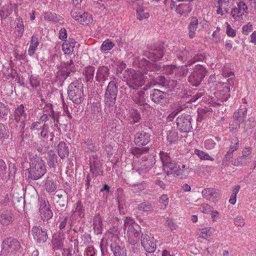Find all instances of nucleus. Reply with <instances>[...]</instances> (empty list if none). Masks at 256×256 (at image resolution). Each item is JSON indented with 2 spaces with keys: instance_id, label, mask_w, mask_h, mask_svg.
<instances>
[{
  "instance_id": "f257e3e1",
  "label": "nucleus",
  "mask_w": 256,
  "mask_h": 256,
  "mask_svg": "<svg viewBox=\"0 0 256 256\" xmlns=\"http://www.w3.org/2000/svg\"><path fill=\"white\" fill-rule=\"evenodd\" d=\"M152 134L144 130L138 131L134 135V142L137 146L130 148V152L137 158L148 152L150 148L148 145L152 140Z\"/></svg>"
},
{
  "instance_id": "f03ea898",
  "label": "nucleus",
  "mask_w": 256,
  "mask_h": 256,
  "mask_svg": "<svg viewBox=\"0 0 256 256\" xmlns=\"http://www.w3.org/2000/svg\"><path fill=\"white\" fill-rule=\"evenodd\" d=\"M118 92L115 82L110 81L106 87L104 96V112L106 113H111L115 110Z\"/></svg>"
},
{
  "instance_id": "7ed1b4c3",
  "label": "nucleus",
  "mask_w": 256,
  "mask_h": 256,
  "mask_svg": "<svg viewBox=\"0 0 256 256\" xmlns=\"http://www.w3.org/2000/svg\"><path fill=\"white\" fill-rule=\"evenodd\" d=\"M30 166L28 169V178L32 180H38L46 172L44 162L40 157L36 155L30 158Z\"/></svg>"
},
{
  "instance_id": "20e7f679",
  "label": "nucleus",
  "mask_w": 256,
  "mask_h": 256,
  "mask_svg": "<svg viewBox=\"0 0 256 256\" xmlns=\"http://www.w3.org/2000/svg\"><path fill=\"white\" fill-rule=\"evenodd\" d=\"M160 156L163 164V170L167 175L174 173V176L176 175L180 178L182 177V170L181 169L180 164L175 160H172L168 154L160 152Z\"/></svg>"
},
{
  "instance_id": "39448f33",
  "label": "nucleus",
  "mask_w": 256,
  "mask_h": 256,
  "mask_svg": "<svg viewBox=\"0 0 256 256\" xmlns=\"http://www.w3.org/2000/svg\"><path fill=\"white\" fill-rule=\"evenodd\" d=\"M124 78L127 84L133 89H137L144 85L145 82L144 76L138 71L128 68L123 74Z\"/></svg>"
},
{
  "instance_id": "423d86ee",
  "label": "nucleus",
  "mask_w": 256,
  "mask_h": 256,
  "mask_svg": "<svg viewBox=\"0 0 256 256\" xmlns=\"http://www.w3.org/2000/svg\"><path fill=\"white\" fill-rule=\"evenodd\" d=\"M83 84L80 80H76L71 82L68 88V96L76 104H80L84 100Z\"/></svg>"
},
{
  "instance_id": "0eeeda50",
  "label": "nucleus",
  "mask_w": 256,
  "mask_h": 256,
  "mask_svg": "<svg viewBox=\"0 0 256 256\" xmlns=\"http://www.w3.org/2000/svg\"><path fill=\"white\" fill-rule=\"evenodd\" d=\"M124 228H128L127 234L128 242L132 244H135L139 240L141 228L132 218L126 217L124 223Z\"/></svg>"
},
{
  "instance_id": "6e6552de",
  "label": "nucleus",
  "mask_w": 256,
  "mask_h": 256,
  "mask_svg": "<svg viewBox=\"0 0 256 256\" xmlns=\"http://www.w3.org/2000/svg\"><path fill=\"white\" fill-rule=\"evenodd\" d=\"M207 71L201 64L196 65L188 76V82L192 86H198L206 74Z\"/></svg>"
},
{
  "instance_id": "1a4fd4ad",
  "label": "nucleus",
  "mask_w": 256,
  "mask_h": 256,
  "mask_svg": "<svg viewBox=\"0 0 256 256\" xmlns=\"http://www.w3.org/2000/svg\"><path fill=\"white\" fill-rule=\"evenodd\" d=\"M192 116L188 114H182L176 118V126L180 132L188 133L192 129Z\"/></svg>"
},
{
  "instance_id": "9d476101",
  "label": "nucleus",
  "mask_w": 256,
  "mask_h": 256,
  "mask_svg": "<svg viewBox=\"0 0 256 256\" xmlns=\"http://www.w3.org/2000/svg\"><path fill=\"white\" fill-rule=\"evenodd\" d=\"M157 64H151L146 59L143 58L140 60L139 62V67L144 68L143 75L144 74L146 76L144 77L146 78H149L151 80H154L156 76L158 74V72H160L158 70H156L154 66H158Z\"/></svg>"
},
{
  "instance_id": "9b49d317",
  "label": "nucleus",
  "mask_w": 256,
  "mask_h": 256,
  "mask_svg": "<svg viewBox=\"0 0 256 256\" xmlns=\"http://www.w3.org/2000/svg\"><path fill=\"white\" fill-rule=\"evenodd\" d=\"M2 250L7 252L10 256L16 254L21 248L20 242L16 238H8L2 242Z\"/></svg>"
},
{
  "instance_id": "f8f14e48",
  "label": "nucleus",
  "mask_w": 256,
  "mask_h": 256,
  "mask_svg": "<svg viewBox=\"0 0 256 256\" xmlns=\"http://www.w3.org/2000/svg\"><path fill=\"white\" fill-rule=\"evenodd\" d=\"M90 171L93 178L103 175L102 162L97 155H92L90 157Z\"/></svg>"
},
{
  "instance_id": "ddd939ff",
  "label": "nucleus",
  "mask_w": 256,
  "mask_h": 256,
  "mask_svg": "<svg viewBox=\"0 0 256 256\" xmlns=\"http://www.w3.org/2000/svg\"><path fill=\"white\" fill-rule=\"evenodd\" d=\"M164 48L162 45H154L144 52V56L153 62L161 60L164 56Z\"/></svg>"
},
{
  "instance_id": "4468645a",
  "label": "nucleus",
  "mask_w": 256,
  "mask_h": 256,
  "mask_svg": "<svg viewBox=\"0 0 256 256\" xmlns=\"http://www.w3.org/2000/svg\"><path fill=\"white\" fill-rule=\"evenodd\" d=\"M32 234L34 239L38 244L44 243L48 238L47 230L42 228L40 226H34L32 229Z\"/></svg>"
},
{
  "instance_id": "2eb2a0df",
  "label": "nucleus",
  "mask_w": 256,
  "mask_h": 256,
  "mask_svg": "<svg viewBox=\"0 0 256 256\" xmlns=\"http://www.w3.org/2000/svg\"><path fill=\"white\" fill-rule=\"evenodd\" d=\"M141 244L144 250L148 252H154L156 249V242H154L153 238H151L146 234H141Z\"/></svg>"
},
{
  "instance_id": "dca6fc26",
  "label": "nucleus",
  "mask_w": 256,
  "mask_h": 256,
  "mask_svg": "<svg viewBox=\"0 0 256 256\" xmlns=\"http://www.w3.org/2000/svg\"><path fill=\"white\" fill-rule=\"evenodd\" d=\"M150 98L155 104L161 106L168 102L167 94L160 90L154 89L150 92Z\"/></svg>"
},
{
  "instance_id": "f3484780",
  "label": "nucleus",
  "mask_w": 256,
  "mask_h": 256,
  "mask_svg": "<svg viewBox=\"0 0 256 256\" xmlns=\"http://www.w3.org/2000/svg\"><path fill=\"white\" fill-rule=\"evenodd\" d=\"M110 248L114 256H127V250L124 246L120 244L116 237H113L110 242Z\"/></svg>"
},
{
  "instance_id": "a211bd4d",
  "label": "nucleus",
  "mask_w": 256,
  "mask_h": 256,
  "mask_svg": "<svg viewBox=\"0 0 256 256\" xmlns=\"http://www.w3.org/2000/svg\"><path fill=\"white\" fill-rule=\"evenodd\" d=\"M246 113L247 108L245 106L241 108L235 112L232 116L233 121L231 126L236 129L240 128V124L244 120Z\"/></svg>"
},
{
  "instance_id": "6ab92c4d",
  "label": "nucleus",
  "mask_w": 256,
  "mask_h": 256,
  "mask_svg": "<svg viewBox=\"0 0 256 256\" xmlns=\"http://www.w3.org/2000/svg\"><path fill=\"white\" fill-rule=\"evenodd\" d=\"M40 214L44 220L48 221L52 217L53 212L50 208V204L48 201L46 202L44 200H40Z\"/></svg>"
},
{
  "instance_id": "aec40b11",
  "label": "nucleus",
  "mask_w": 256,
  "mask_h": 256,
  "mask_svg": "<svg viewBox=\"0 0 256 256\" xmlns=\"http://www.w3.org/2000/svg\"><path fill=\"white\" fill-rule=\"evenodd\" d=\"M178 58L182 62H186L194 54V50L191 48H182L178 50L176 52Z\"/></svg>"
},
{
  "instance_id": "412c9836",
  "label": "nucleus",
  "mask_w": 256,
  "mask_h": 256,
  "mask_svg": "<svg viewBox=\"0 0 256 256\" xmlns=\"http://www.w3.org/2000/svg\"><path fill=\"white\" fill-rule=\"evenodd\" d=\"M110 74V70L107 66H102L98 68L95 78L98 82L100 83L101 86L108 80Z\"/></svg>"
},
{
  "instance_id": "4be33fe9",
  "label": "nucleus",
  "mask_w": 256,
  "mask_h": 256,
  "mask_svg": "<svg viewBox=\"0 0 256 256\" xmlns=\"http://www.w3.org/2000/svg\"><path fill=\"white\" fill-rule=\"evenodd\" d=\"M152 161L142 160L140 166H134L132 172H138L140 175L144 176L152 168Z\"/></svg>"
},
{
  "instance_id": "5701e85b",
  "label": "nucleus",
  "mask_w": 256,
  "mask_h": 256,
  "mask_svg": "<svg viewBox=\"0 0 256 256\" xmlns=\"http://www.w3.org/2000/svg\"><path fill=\"white\" fill-rule=\"evenodd\" d=\"M56 196L58 200L56 201V207L59 210L64 211L66 210L68 204V192L64 190L62 193L58 192Z\"/></svg>"
},
{
  "instance_id": "b1692460",
  "label": "nucleus",
  "mask_w": 256,
  "mask_h": 256,
  "mask_svg": "<svg viewBox=\"0 0 256 256\" xmlns=\"http://www.w3.org/2000/svg\"><path fill=\"white\" fill-rule=\"evenodd\" d=\"M202 194L204 198L214 202L219 197L220 192L218 189L206 188L202 190Z\"/></svg>"
},
{
  "instance_id": "393cba45",
  "label": "nucleus",
  "mask_w": 256,
  "mask_h": 256,
  "mask_svg": "<svg viewBox=\"0 0 256 256\" xmlns=\"http://www.w3.org/2000/svg\"><path fill=\"white\" fill-rule=\"evenodd\" d=\"M14 117L16 122L18 124H24L26 121V114L24 110L23 104L18 106L14 112Z\"/></svg>"
},
{
  "instance_id": "a878e982",
  "label": "nucleus",
  "mask_w": 256,
  "mask_h": 256,
  "mask_svg": "<svg viewBox=\"0 0 256 256\" xmlns=\"http://www.w3.org/2000/svg\"><path fill=\"white\" fill-rule=\"evenodd\" d=\"M14 220V214L11 210H5L0 212V222L3 226L10 224Z\"/></svg>"
},
{
  "instance_id": "bb28decb",
  "label": "nucleus",
  "mask_w": 256,
  "mask_h": 256,
  "mask_svg": "<svg viewBox=\"0 0 256 256\" xmlns=\"http://www.w3.org/2000/svg\"><path fill=\"white\" fill-rule=\"evenodd\" d=\"M192 6L191 1H188L187 3L180 4L176 6V11L181 16H186L192 10Z\"/></svg>"
},
{
  "instance_id": "cd10ccee",
  "label": "nucleus",
  "mask_w": 256,
  "mask_h": 256,
  "mask_svg": "<svg viewBox=\"0 0 256 256\" xmlns=\"http://www.w3.org/2000/svg\"><path fill=\"white\" fill-rule=\"evenodd\" d=\"M71 72H74V67L70 69L60 68L56 74V78L60 82L63 83L66 78L70 76Z\"/></svg>"
},
{
  "instance_id": "c85d7f7f",
  "label": "nucleus",
  "mask_w": 256,
  "mask_h": 256,
  "mask_svg": "<svg viewBox=\"0 0 256 256\" xmlns=\"http://www.w3.org/2000/svg\"><path fill=\"white\" fill-rule=\"evenodd\" d=\"M75 44L76 41L74 38H69L68 40H65L62 44V50L64 54H71L74 51Z\"/></svg>"
},
{
  "instance_id": "c756f323",
  "label": "nucleus",
  "mask_w": 256,
  "mask_h": 256,
  "mask_svg": "<svg viewBox=\"0 0 256 256\" xmlns=\"http://www.w3.org/2000/svg\"><path fill=\"white\" fill-rule=\"evenodd\" d=\"M156 70L160 71V72L166 74H170L175 72L176 70V67L173 65H164L162 64H158V66H154Z\"/></svg>"
},
{
  "instance_id": "7c9ffc66",
  "label": "nucleus",
  "mask_w": 256,
  "mask_h": 256,
  "mask_svg": "<svg viewBox=\"0 0 256 256\" xmlns=\"http://www.w3.org/2000/svg\"><path fill=\"white\" fill-rule=\"evenodd\" d=\"M45 20L54 22H59L60 24H63V18L55 13L50 12H46L44 15Z\"/></svg>"
},
{
  "instance_id": "2f4dec72",
  "label": "nucleus",
  "mask_w": 256,
  "mask_h": 256,
  "mask_svg": "<svg viewBox=\"0 0 256 256\" xmlns=\"http://www.w3.org/2000/svg\"><path fill=\"white\" fill-rule=\"evenodd\" d=\"M198 24V19L196 17H192L188 26V35L190 38H192L194 37Z\"/></svg>"
},
{
  "instance_id": "473e14b6",
  "label": "nucleus",
  "mask_w": 256,
  "mask_h": 256,
  "mask_svg": "<svg viewBox=\"0 0 256 256\" xmlns=\"http://www.w3.org/2000/svg\"><path fill=\"white\" fill-rule=\"evenodd\" d=\"M58 154L61 158L64 159L67 157L69 154V150L66 142H61L58 145Z\"/></svg>"
},
{
  "instance_id": "72a5a7b5",
  "label": "nucleus",
  "mask_w": 256,
  "mask_h": 256,
  "mask_svg": "<svg viewBox=\"0 0 256 256\" xmlns=\"http://www.w3.org/2000/svg\"><path fill=\"white\" fill-rule=\"evenodd\" d=\"M140 115L137 110L132 109L130 110L128 120L130 123L134 124L140 122Z\"/></svg>"
},
{
  "instance_id": "f704fd0d",
  "label": "nucleus",
  "mask_w": 256,
  "mask_h": 256,
  "mask_svg": "<svg viewBox=\"0 0 256 256\" xmlns=\"http://www.w3.org/2000/svg\"><path fill=\"white\" fill-rule=\"evenodd\" d=\"M82 144L83 148L87 152H94L97 150L96 146L91 138H85Z\"/></svg>"
},
{
  "instance_id": "c9c22d12",
  "label": "nucleus",
  "mask_w": 256,
  "mask_h": 256,
  "mask_svg": "<svg viewBox=\"0 0 256 256\" xmlns=\"http://www.w3.org/2000/svg\"><path fill=\"white\" fill-rule=\"evenodd\" d=\"M38 44L39 42L38 36L36 35H33L32 36L30 46L28 50V54L30 56L34 55Z\"/></svg>"
},
{
  "instance_id": "e433bc0d",
  "label": "nucleus",
  "mask_w": 256,
  "mask_h": 256,
  "mask_svg": "<svg viewBox=\"0 0 256 256\" xmlns=\"http://www.w3.org/2000/svg\"><path fill=\"white\" fill-rule=\"evenodd\" d=\"M144 92L142 90L138 92L132 97L134 102L139 106L147 104L144 96Z\"/></svg>"
},
{
  "instance_id": "4c0bfd02",
  "label": "nucleus",
  "mask_w": 256,
  "mask_h": 256,
  "mask_svg": "<svg viewBox=\"0 0 256 256\" xmlns=\"http://www.w3.org/2000/svg\"><path fill=\"white\" fill-rule=\"evenodd\" d=\"M57 156L54 150H50L48 153V164L50 167L56 168L58 163Z\"/></svg>"
},
{
  "instance_id": "58836bf2",
  "label": "nucleus",
  "mask_w": 256,
  "mask_h": 256,
  "mask_svg": "<svg viewBox=\"0 0 256 256\" xmlns=\"http://www.w3.org/2000/svg\"><path fill=\"white\" fill-rule=\"evenodd\" d=\"M92 21V16L86 12H84L82 14H81L78 18V22H79L83 25L88 24H89L91 23Z\"/></svg>"
},
{
  "instance_id": "ea45409f",
  "label": "nucleus",
  "mask_w": 256,
  "mask_h": 256,
  "mask_svg": "<svg viewBox=\"0 0 256 256\" xmlns=\"http://www.w3.org/2000/svg\"><path fill=\"white\" fill-rule=\"evenodd\" d=\"M136 12V18L140 20H142L144 19L148 18L150 16L149 13L148 12H145L144 8L142 6H138L137 7Z\"/></svg>"
},
{
  "instance_id": "a19ab883",
  "label": "nucleus",
  "mask_w": 256,
  "mask_h": 256,
  "mask_svg": "<svg viewBox=\"0 0 256 256\" xmlns=\"http://www.w3.org/2000/svg\"><path fill=\"white\" fill-rule=\"evenodd\" d=\"M94 71L95 68L92 66H88L85 68L84 73L87 82H92L94 76Z\"/></svg>"
},
{
  "instance_id": "79ce46f5",
  "label": "nucleus",
  "mask_w": 256,
  "mask_h": 256,
  "mask_svg": "<svg viewBox=\"0 0 256 256\" xmlns=\"http://www.w3.org/2000/svg\"><path fill=\"white\" fill-rule=\"evenodd\" d=\"M138 209L141 212H149L152 210L153 207L150 202L144 201L138 205Z\"/></svg>"
},
{
  "instance_id": "37998d69",
  "label": "nucleus",
  "mask_w": 256,
  "mask_h": 256,
  "mask_svg": "<svg viewBox=\"0 0 256 256\" xmlns=\"http://www.w3.org/2000/svg\"><path fill=\"white\" fill-rule=\"evenodd\" d=\"M167 134V140L170 144H174L178 140V134L175 130H168Z\"/></svg>"
},
{
  "instance_id": "c03bdc74",
  "label": "nucleus",
  "mask_w": 256,
  "mask_h": 256,
  "mask_svg": "<svg viewBox=\"0 0 256 256\" xmlns=\"http://www.w3.org/2000/svg\"><path fill=\"white\" fill-rule=\"evenodd\" d=\"M188 63L185 66H182L181 67L177 68L176 70L175 74L178 76H179L180 78H183L186 76L188 73Z\"/></svg>"
},
{
  "instance_id": "a18cd8bd",
  "label": "nucleus",
  "mask_w": 256,
  "mask_h": 256,
  "mask_svg": "<svg viewBox=\"0 0 256 256\" xmlns=\"http://www.w3.org/2000/svg\"><path fill=\"white\" fill-rule=\"evenodd\" d=\"M9 112L10 108L8 106L0 102V120L6 119Z\"/></svg>"
},
{
  "instance_id": "49530a36",
  "label": "nucleus",
  "mask_w": 256,
  "mask_h": 256,
  "mask_svg": "<svg viewBox=\"0 0 256 256\" xmlns=\"http://www.w3.org/2000/svg\"><path fill=\"white\" fill-rule=\"evenodd\" d=\"M52 249L54 250L61 249L63 246V242L60 236H54L52 239Z\"/></svg>"
},
{
  "instance_id": "de8ad7c7",
  "label": "nucleus",
  "mask_w": 256,
  "mask_h": 256,
  "mask_svg": "<svg viewBox=\"0 0 256 256\" xmlns=\"http://www.w3.org/2000/svg\"><path fill=\"white\" fill-rule=\"evenodd\" d=\"M93 225L94 229L98 230V232H101L102 230V220L99 214L94 216Z\"/></svg>"
},
{
  "instance_id": "09e8293b",
  "label": "nucleus",
  "mask_w": 256,
  "mask_h": 256,
  "mask_svg": "<svg viewBox=\"0 0 256 256\" xmlns=\"http://www.w3.org/2000/svg\"><path fill=\"white\" fill-rule=\"evenodd\" d=\"M206 58L204 55L202 54H196L194 51V54L188 60V66H191L196 62L202 61Z\"/></svg>"
},
{
  "instance_id": "8fccbe9b",
  "label": "nucleus",
  "mask_w": 256,
  "mask_h": 256,
  "mask_svg": "<svg viewBox=\"0 0 256 256\" xmlns=\"http://www.w3.org/2000/svg\"><path fill=\"white\" fill-rule=\"evenodd\" d=\"M194 152L201 160H209L210 161H213L214 160V158L211 157L208 153L202 150H196Z\"/></svg>"
},
{
  "instance_id": "3c124183",
  "label": "nucleus",
  "mask_w": 256,
  "mask_h": 256,
  "mask_svg": "<svg viewBox=\"0 0 256 256\" xmlns=\"http://www.w3.org/2000/svg\"><path fill=\"white\" fill-rule=\"evenodd\" d=\"M248 160L249 158L242 156H239L233 161L232 164L235 166H246V165Z\"/></svg>"
},
{
  "instance_id": "603ef678",
  "label": "nucleus",
  "mask_w": 256,
  "mask_h": 256,
  "mask_svg": "<svg viewBox=\"0 0 256 256\" xmlns=\"http://www.w3.org/2000/svg\"><path fill=\"white\" fill-rule=\"evenodd\" d=\"M6 166L5 162L0 159V178L2 180L7 179L6 176Z\"/></svg>"
},
{
  "instance_id": "864d4df0",
  "label": "nucleus",
  "mask_w": 256,
  "mask_h": 256,
  "mask_svg": "<svg viewBox=\"0 0 256 256\" xmlns=\"http://www.w3.org/2000/svg\"><path fill=\"white\" fill-rule=\"evenodd\" d=\"M10 132L8 128L6 126L0 123V140L2 138H8L9 136Z\"/></svg>"
},
{
  "instance_id": "5fc2aeb1",
  "label": "nucleus",
  "mask_w": 256,
  "mask_h": 256,
  "mask_svg": "<svg viewBox=\"0 0 256 256\" xmlns=\"http://www.w3.org/2000/svg\"><path fill=\"white\" fill-rule=\"evenodd\" d=\"M178 82L176 80H168L164 88L168 91L172 92L177 86Z\"/></svg>"
},
{
  "instance_id": "6e6d98bb",
  "label": "nucleus",
  "mask_w": 256,
  "mask_h": 256,
  "mask_svg": "<svg viewBox=\"0 0 256 256\" xmlns=\"http://www.w3.org/2000/svg\"><path fill=\"white\" fill-rule=\"evenodd\" d=\"M240 186L238 185L235 186L232 189V192L229 200V202L232 204H236V195L239 192Z\"/></svg>"
},
{
  "instance_id": "4d7b16f0",
  "label": "nucleus",
  "mask_w": 256,
  "mask_h": 256,
  "mask_svg": "<svg viewBox=\"0 0 256 256\" xmlns=\"http://www.w3.org/2000/svg\"><path fill=\"white\" fill-rule=\"evenodd\" d=\"M46 189L48 192H52L56 189V184L54 182L47 180L46 182Z\"/></svg>"
},
{
  "instance_id": "13d9d810",
  "label": "nucleus",
  "mask_w": 256,
  "mask_h": 256,
  "mask_svg": "<svg viewBox=\"0 0 256 256\" xmlns=\"http://www.w3.org/2000/svg\"><path fill=\"white\" fill-rule=\"evenodd\" d=\"M75 212L80 217H84V210L82 202L80 200H78L76 204Z\"/></svg>"
},
{
  "instance_id": "bf43d9fd",
  "label": "nucleus",
  "mask_w": 256,
  "mask_h": 256,
  "mask_svg": "<svg viewBox=\"0 0 256 256\" xmlns=\"http://www.w3.org/2000/svg\"><path fill=\"white\" fill-rule=\"evenodd\" d=\"M114 46V44L111 41L106 40L103 42L100 48L104 51L108 50H111Z\"/></svg>"
},
{
  "instance_id": "052dcab7",
  "label": "nucleus",
  "mask_w": 256,
  "mask_h": 256,
  "mask_svg": "<svg viewBox=\"0 0 256 256\" xmlns=\"http://www.w3.org/2000/svg\"><path fill=\"white\" fill-rule=\"evenodd\" d=\"M237 6L238 9L240 11H241L243 14H244V13H248V6H246L244 1H240L238 4Z\"/></svg>"
},
{
  "instance_id": "680f3d73",
  "label": "nucleus",
  "mask_w": 256,
  "mask_h": 256,
  "mask_svg": "<svg viewBox=\"0 0 256 256\" xmlns=\"http://www.w3.org/2000/svg\"><path fill=\"white\" fill-rule=\"evenodd\" d=\"M131 186L132 188V190L136 192L144 190L146 188V184L144 182L133 184Z\"/></svg>"
},
{
  "instance_id": "e2e57ef3",
  "label": "nucleus",
  "mask_w": 256,
  "mask_h": 256,
  "mask_svg": "<svg viewBox=\"0 0 256 256\" xmlns=\"http://www.w3.org/2000/svg\"><path fill=\"white\" fill-rule=\"evenodd\" d=\"M18 24H17V30L18 32V36H22L23 34V32L24 31V25L23 24V22L22 20V18L18 19Z\"/></svg>"
},
{
  "instance_id": "0e129e2a",
  "label": "nucleus",
  "mask_w": 256,
  "mask_h": 256,
  "mask_svg": "<svg viewBox=\"0 0 256 256\" xmlns=\"http://www.w3.org/2000/svg\"><path fill=\"white\" fill-rule=\"evenodd\" d=\"M233 154H231V152H227L222 161V165L227 166L229 165L230 160L232 158Z\"/></svg>"
},
{
  "instance_id": "69168bd1",
  "label": "nucleus",
  "mask_w": 256,
  "mask_h": 256,
  "mask_svg": "<svg viewBox=\"0 0 256 256\" xmlns=\"http://www.w3.org/2000/svg\"><path fill=\"white\" fill-rule=\"evenodd\" d=\"M29 79L30 84L32 88H36L40 86V80L37 76L32 75Z\"/></svg>"
},
{
  "instance_id": "338daca9",
  "label": "nucleus",
  "mask_w": 256,
  "mask_h": 256,
  "mask_svg": "<svg viewBox=\"0 0 256 256\" xmlns=\"http://www.w3.org/2000/svg\"><path fill=\"white\" fill-rule=\"evenodd\" d=\"M167 80L164 76H160L156 77L154 81L156 84L164 88Z\"/></svg>"
},
{
  "instance_id": "774afa93",
  "label": "nucleus",
  "mask_w": 256,
  "mask_h": 256,
  "mask_svg": "<svg viewBox=\"0 0 256 256\" xmlns=\"http://www.w3.org/2000/svg\"><path fill=\"white\" fill-rule=\"evenodd\" d=\"M215 144V142L212 138L206 139L204 142V147L208 150H212Z\"/></svg>"
}]
</instances>
